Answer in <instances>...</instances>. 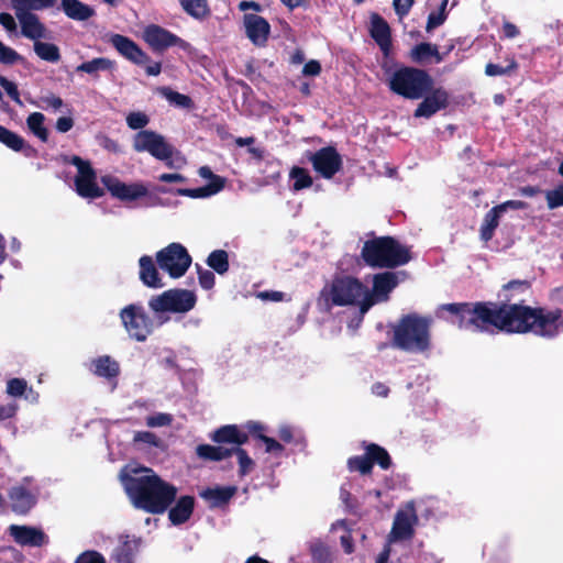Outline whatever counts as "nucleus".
Instances as JSON below:
<instances>
[{"mask_svg": "<svg viewBox=\"0 0 563 563\" xmlns=\"http://www.w3.org/2000/svg\"><path fill=\"white\" fill-rule=\"evenodd\" d=\"M460 317V327L473 332L497 329L506 332H532L543 338H553L563 328L559 309H532L522 305L476 303L461 308L450 306Z\"/></svg>", "mask_w": 563, "mask_h": 563, "instance_id": "1", "label": "nucleus"}, {"mask_svg": "<svg viewBox=\"0 0 563 563\" xmlns=\"http://www.w3.org/2000/svg\"><path fill=\"white\" fill-rule=\"evenodd\" d=\"M120 481L132 504L153 514H162L175 499L177 488L158 477L151 468L136 463L125 465Z\"/></svg>", "mask_w": 563, "mask_h": 563, "instance_id": "2", "label": "nucleus"}, {"mask_svg": "<svg viewBox=\"0 0 563 563\" xmlns=\"http://www.w3.org/2000/svg\"><path fill=\"white\" fill-rule=\"evenodd\" d=\"M361 256L371 267L393 268L406 264L408 250L391 238H376L363 244Z\"/></svg>", "mask_w": 563, "mask_h": 563, "instance_id": "3", "label": "nucleus"}, {"mask_svg": "<svg viewBox=\"0 0 563 563\" xmlns=\"http://www.w3.org/2000/svg\"><path fill=\"white\" fill-rule=\"evenodd\" d=\"M394 345L407 352L420 353L429 349V322L424 318L407 316L394 327Z\"/></svg>", "mask_w": 563, "mask_h": 563, "instance_id": "4", "label": "nucleus"}, {"mask_svg": "<svg viewBox=\"0 0 563 563\" xmlns=\"http://www.w3.org/2000/svg\"><path fill=\"white\" fill-rule=\"evenodd\" d=\"M322 297L334 306H356L363 314L366 285L352 276H338L322 289Z\"/></svg>", "mask_w": 563, "mask_h": 563, "instance_id": "5", "label": "nucleus"}, {"mask_svg": "<svg viewBox=\"0 0 563 563\" xmlns=\"http://www.w3.org/2000/svg\"><path fill=\"white\" fill-rule=\"evenodd\" d=\"M133 148L136 152H147L158 161L165 162L169 168H181L186 164L185 157L166 142L163 135L143 130L133 137Z\"/></svg>", "mask_w": 563, "mask_h": 563, "instance_id": "6", "label": "nucleus"}, {"mask_svg": "<svg viewBox=\"0 0 563 563\" xmlns=\"http://www.w3.org/2000/svg\"><path fill=\"white\" fill-rule=\"evenodd\" d=\"M388 86L395 93L415 100L432 88V78L424 70L402 67L390 75Z\"/></svg>", "mask_w": 563, "mask_h": 563, "instance_id": "7", "label": "nucleus"}, {"mask_svg": "<svg viewBox=\"0 0 563 563\" xmlns=\"http://www.w3.org/2000/svg\"><path fill=\"white\" fill-rule=\"evenodd\" d=\"M66 162L76 167L74 176L75 191L82 198L97 199L103 196V189L97 183V174L89 161L71 156Z\"/></svg>", "mask_w": 563, "mask_h": 563, "instance_id": "8", "label": "nucleus"}, {"mask_svg": "<svg viewBox=\"0 0 563 563\" xmlns=\"http://www.w3.org/2000/svg\"><path fill=\"white\" fill-rule=\"evenodd\" d=\"M197 302L194 291L187 289H170L162 295L153 297L148 305L155 312H178L190 311Z\"/></svg>", "mask_w": 563, "mask_h": 563, "instance_id": "9", "label": "nucleus"}, {"mask_svg": "<svg viewBox=\"0 0 563 563\" xmlns=\"http://www.w3.org/2000/svg\"><path fill=\"white\" fill-rule=\"evenodd\" d=\"M156 261L161 269L168 273L172 278L184 276L191 264L190 255L179 243H172L157 252Z\"/></svg>", "mask_w": 563, "mask_h": 563, "instance_id": "10", "label": "nucleus"}, {"mask_svg": "<svg viewBox=\"0 0 563 563\" xmlns=\"http://www.w3.org/2000/svg\"><path fill=\"white\" fill-rule=\"evenodd\" d=\"M120 318L130 338L136 341H145L152 332V321L142 306H126L121 310Z\"/></svg>", "mask_w": 563, "mask_h": 563, "instance_id": "11", "label": "nucleus"}, {"mask_svg": "<svg viewBox=\"0 0 563 563\" xmlns=\"http://www.w3.org/2000/svg\"><path fill=\"white\" fill-rule=\"evenodd\" d=\"M417 523L418 515L415 503L408 501L401 506L395 515L393 527L388 536V545L390 547L397 541L411 539Z\"/></svg>", "mask_w": 563, "mask_h": 563, "instance_id": "12", "label": "nucleus"}, {"mask_svg": "<svg viewBox=\"0 0 563 563\" xmlns=\"http://www.w3.org/2000/svg\"><path fill=\"white\" fill-rule=\"evenodd\" d=\"M398 285V276L395 273L386 272L374 275L373 289L366 287L365 303L363 314L373 306L388 300L389 294Z\"/></svg>", "mask_w": 563, "mask_h": 563, "instance_id": "13", "label": "nucleus"}, {"mask_svg": "<svg viewBox=\"0 0 563 563\" xmlns=\"http://www.w3.org/2000/svg\"><path fill=\"white\" fill-rule=\"evenodd\" d=\"M101 181L112 197L124 202L139 200L148 194L147 187L142 183L126 184L111 175L102 176Z\"/></svg>", "mask_w": 563, "mask_h": 563, "instance_id": "14", "label": "nucleus"}, {"mask_svg": "<svg viewBox=\"0 0 563 563\" xmlns=\"http://www.w3.org/2000/svg\"><path fill=\"white\" fill-rule=\"evenodd\" d=\"M376 462L383 468H388L390 459L388 453L376 444H369L366 446V454L363 456H354L349 460V468L351 471H357L362 474H367L372 470L373 463Z\"/></svg>", "mask_w": 563, "mask_h": 563, "instance_id": "15", "label": "nucleus"}, {"mask_svg": "<svg viewBox=\"0 0 563 563\" xmlns=\"http://www.w3.org/2000/svg\"><path fill=\"white\" fill-rule=\"evenodd\" d=\"M31 481L24 478L9 490V500L14 512L26 514L36 503V494L30 487Z\"/></svg>", "mask_w": 563, "mask_h": 563, "instance_id": "16", "label": "nucleus"}, {"mask_svg": "<svg viewBox=\"0 0 563 563\" xmlns=\"http://www.w3.org/2000/svg\"><path fill=\"white\" fill-rule=\"evenodd\" d=\"M316 172L324 178H331L341 167V157L332 147H324L309 155Z\"/></svg>", "mask_w": 563, "mask_h": 563, "instance_id": "17", "label": "nucleus"}, {"mask_svg": "<svg viewBox=\"0 0 563 563\" xmlns=\"http://www.w3.org/2000/svg\"><path fill=\"white\" fill-rule=\"evenodd\" d=\"M245 33L249 40L256 46H264L268 40L271 26L268 22L253 13H246L243 18Z\"/></svg>", "mask_w": 563, "mask_h": 563, "instance_id": "18", "label": "nucleus"}, {"mask_svg": "<svg viewBox=\"0 0 563 563\" xmlns=\"http://www.w3.org/2000/svg\"><path fill=\"white\" fill-rule=\"evenodd\" d=\"M198 174L200 177L211 181L207 186L197 189H178L177 194L190 198H206L218 194L224 187V179L213 175L209 167H200Z\"/></svg>", "mask_w": 563, "mask_h": 563, "instance_id": "19", "label": "nucleus"}, {"mask_svg": "<svg viewBox=\"0 0 563 563\" xmlns=\"http://www.w3.org/2000/svg\"><path fill=\"white\" fill-rule=\"evenodd\" d=\"M143 38L154 49H164L173 45L184 44L179 37L154 24L145 27Z\"/></svg>", "mask_w": 563, "mask_h": 563, "instance_id": "20", "label": "nucleus"}, {"mask_svg": "<svg viewBox=\"0 0 563 563\" xmlns=\"http://www.w3.org/2000/svg\"><path fill=\"white\" fill-rule=\"evenodd\" d=\"M110 43L121 55L137 65H144L148 62V56L133 41L123 35H112Z\"/></svg>", "mask_w": 563, "mask_h": 563, "instance_id": "21", "label": "nucleus"}, {"mask_svg": "<svg viewBox=\"0 0 563 563\" xmlns=\"http://www.w3.org/2000/svg\"><path fill=\"white\" fill-rule=\"evenodd\" d=\"M21 25V33L34 43L42 38H49L51 32L35 14H15Z\"/></svg>", "mask_w": 563, "mask_h": 563, "instance_id": "22", "label": "nucleus"}, {"mask_svg": "<svg viewBox=\"0 0 563 563\" xmlns=\"http://www.w3.org/2000/svg\"><path fill=\"white\" fill-rule=\"evenodd\" d=\"M448 104V93L443 89H435L427 96L415 111L416 118H430Z\"/></svg>", "mask_w": 563, "mask_h": 563, "instance_id": "23", "label": "nucleus"}, {"mask_svg": "<svg viewBox=\"0 0 563 563\" xmlns=\"http://www.w3.org/2000/svg\"><path fill=\"white\" fill-rule=\"evenodd\" d=\"M10 534L22 545H41L44 534L41 530L27 526H10Z\"/></svg>", "mask_w": 563, "mask_h": 563, "instance_id": "24", "label": "nucleus"}, {"mask_svg": "<svg viewBox=\"0 0 563 563\" xmlns=\"http://www.w3.org/2000/svg\"><path fill=\"white\" fill-rule=\"evenodd\" d=\"M371 35L379 45L380 49L387 54L390 48V29L377 14H373L371 18Z\"/></svg>", "mask_w": 563, "mask_h": 563, "instance_id": "25", "label": "nucleus"}, {"mask_svg": "<svg viewBox=\"0 0 563 563\" xmlns=\"http://www.w3.org/2000/svg\"><path fill=\"white\" fill-rule=\"evenodd\" d=\"M140 263V279L144 285L151 288H163L165 285L155 267L154 261L150 256H142Z\"/></svg>", "mask_w": 563, "mask_h": 563, "instance_id": "26", "label": "nucleus"}, {"mask_svg": "<svg viewBox=\"0 0 563 563\" xmlns=\"http://www.w3.org/2000/svg\"><path fill=\"white\" fill-rule=\"evenodd\" d=\"M211 439L217 443H233L241 445L247 441L249 437L236 426L228 424L216 430L212 433Z\"/></svg>", "mask_w": 563, "mask_h": 563, "instance_id": "27", "label": "nucleus"}, {"mask_svg": "<svg viewBox=\"0 0 563 563\" xmlns=\"http://www.w3.org/2000/svg\"><path fill=\"white\" fill-rule=\"evenodd\" d=\"M195 500L190 496H183L176 505L169 510L168 517L173 525L186 522L194 510Z\"/></svg>", "mask_w": 563, "mask_h": 563, "instance_id": "28", "label": "nucleus"}, {"mask_svg": "<svg viewBox=\"0 0 563 563\" xmlns=\"http://www.w3.org/2000/svg\"><path fill=\"white\" fill-rule=\"evenodd\" d=\"M64 13L71 20L86 21L95 14V10L79 0H62Z\"/></svg>", "mask_w": 563, "mask_h": 563, "instance_id": "29", "label": "nucleus"}, {"mask_svg": "<svg viewBox=\"0 0 563 563\" xmlns=\"http://www.w3.org/2000/svg\"><path fill=\"white\" fill-rule=\"evenodd\" d=\"M236 488L233 486L227 487H210L201 490L200 496L210 504L212 507L220 506L228 503L231 497L235 494Z\"/></svg>", "mask_w": 563, "mask_h": 563, "instance_id": "30", "label": "nucleus"}, {"mask_svg": "<svg viewBox=\"0 0 563 563\" xmlns=\"http://www.w3.org/2000/svg\"><path fill=\"white\" fill-rule=\"evenodd\" d=\"M90 371L104 378H112L119 374V364L108 355L99 356L91 361Z\"/></svg>", "mask_w": 563, "mask_h": 563, "instance_id": "31", "label": "nucleus"}, {"mask_svg": "<svg viewBox=\"0 0 563 563\" xmlns=\"http://www.w3.org/2000/svg\"><path fill=\"white\" fill-rule=\"evenodd\" d=\"M58 0H11L15 14H33L32 11H41L55 7Z\"/></svg>", "mask_w": 563, "mask_h": 563, "instance_id": "32", "label": "nucleus"}, {"mask_svg": "<svg viewBox=\"0 0 563 563\" xmlns=\"http://www.w3.org/2000/svg\"><path fill=\"white\" fill-rule=\"evenodd\" d=\"M410 58L415 63H424L429 58H434L437 63L442 62L438 46L430 43H420L416 45L409 53Z\"/></svg>", "mask_w": 563, "mask_h": 563, "instance_id": "33", "label": "nucleus"}, {"mask_svg": "<svg viewBox=\"0 0 563 563\" xmlns=\"http://www.w3.org/2000/svg\"><path fill=\"white\" fill-rule=\"evenodd\" d=\"M500 217L501 213H499L495 207L485 214L479 229L482 241L488 242L493 238L494 232L499 224Z\"/></svg>", "mask_w": 563, "mask_h": 563, "instance_id": "34", "label": "nucleus"}, {"mask_svg": "<svg viewBox=\"0 0 563 563\" xmlns=\"http://www.w3.org/2000/svg\"><path fill=\"white\" fill-rule=\"evenodd\" d=\"M183 10L196 20H203L210 14L207 0H178Z\"/></svg>", "mask_w": 563, "mask_h": 563, "instance_id": "35", "label": "nucleus"}, {"mask_svg": "<svg viewBox=\"0 0 563 563\" xmlns=\"http://www.w3.org/2000/svg\"><path fill=\"white\" fill-rule=\"evenodd\" d=\"M196 453L200 459L210 461H222L232 454V450L209 444L198 445Z\"/></svg>", "mask_w": 563, "mask_h": 563, "instance_id": "36", "label": "nucleus"}, {"mask_svg": "<svg viewBox=\"0 0 563 563\" xmlns=\"http://www.w3.org/2000/svg\"><path fill=\"white\" fill-rule=\"evenodd\" d=\"M114 68V63L109 58L99 57L85 62L77 67V71L97 75L99 71H108Z\"/></svg>", "mask_w": 563, "mask_h": 563, "instance_id": "37", "label": "nucleus"}, {"mask_svg": "<svg viewBox=\"0 0 563 563\" xmlns=\"http://www.w3.org/2000/svg\"><path fill=\"white\" fill-rule=\"evenodd\" d=\"M133 444L137 450H148L159 448L162 440L153 432L136 431L133 435Z\"/></svg>", "mask_w": 563, "mask_h": 563, "instance_id": "38", "label": "nucleus"}, {"mask_svg": "<svg viewBox=\"0 0 563 563\" xmlns=\"http://www.w3.org/2000/svg\"><path fill=\"white\" fill-rule=\"evenodd\" d=\"M45 117L41 112H33L26 119L27 129L41 141L46 142L48 139L47 129L44 125Z\"/></svg>", "mask_w": 563, "mask_h": 563, "instance_id": "39", "label": "nucleus"}, {"mask_svg": "<svg viewBox=\"0 0 563 563\" xmlns=\"http://www.w3.org/2000/svg\"><path fill=\"white\" fill-rule=\"evenodd\" d=\"M0 142L14 152H21L26 147V142L19 134L0 125Z\"/></svg>", "mask_w": 563, "mask_h": 563, "instance_id": "40", "label": "nucleus"}, {"mask_svg": "<svg viewBox=\"0 0 563 563\" xmlns=\"http://www.w3.org/2000/svg\"><path fill=\"white\" fill-rule=\"evenodd\" d=\"M34 52L36 55L46 62L56 63L59 60V49L52 43L41 42L40 40L34 43Z\"/></svg>", "mask_w": 563, "mask_h": 563, "instance_id": "41", "label": "nucleus"}, {"mask_svg": "<svg viewBox=\"0 0 563 563\" xmlns=\"http://www.w3.org/2000/svg\"><path fill=\"white\" fill-rule=\"evenodd\" d=\"M139 541L136 539H130L129 537L120 541V545L115 551L114 559L118 562L130 561L133 559V554L139 549Z\"/></svg>", "mask_w": 563, "mask_h": 563, "instance_id": "42", "label": "nucleus"}, {"mask_svg": "<svg viewBox=\"0 0 563 563\" xmlns=\"http://www.w3.org/2000/svg\"><path fill=\"white\" fill-rule=\"evenodd\" d=\"M289 176L294 180L292 188L296 191L309 188L312 185V178L305 168L295 166L291 168Z\"/></svg>", "mask_w": 563, "mask_h": 563, "instance_id": "43", "label": "nucleus"}, {"mask_svg": "<svg viewBox=\"0 0 563 563\" xmlns=\"http://www.w3.org/2000/svg\"><path fill=\"white\" fill-rule=\"evenodd\" d=\"M207 263L219 274L225 273L229 268L228 254L222 250L213 251L208 256Z\"/></svg>", "mask_w": 563, "mask_h": 563, "instance_id": "44", "label": "nucleus"}, {"mask_svg": "<svg viewBox=\"0 0 563 563\" xmlns=\"http://www.w3.org/2000/svg\"><path fill=\"white\" fill-rule=\"evenodd\" d=\"M449 0H442L441 7L438 12H431L428 16L427 22V31L430 32L431 30L440 26L444 23L446 19V5Z\"/></svg>", "mask_w": 563, "mask_h": 563, "instance_id": "45", "label": "nucleus"}, {"mask_svg": "<svg viewBox=\"0 0 563 563\" xmlns=\"http://www.w3.org/2000/svg\"><path fill=\"white\" fill-rule=\"evenodd\" d=\"M27 390V382L23 378H11L7 382V394L11 397H23Z\"/></svg>", "mask_w": 563, "mask_h": 563, "instance_id": "46", "label": "nucleus"}, {"mask_svg": "<svg viewBox=\"0 0 563 563\" xmlns=\"http://www.w3.org/2000/svg\"><path fill=\"white\" fill-rule=\"evenodd\" d=\"M549 209L563 207V184L545 192Z\"/></svg>", "mask_w": 563, "mask_h": 563, "instance_id": "47", "label": "nucleus"}, {"mask_svg": "<svg viewBox=\"0 0 563 563\" xmlns=\"http://www.w3.org/2000/svg\"><path fill=\"white\" fill-rule=\"evenodd\" d=\"M238 455L239 470L241 475L249 474L254 467V461L247 455L246 451L240 448L232 450Z\"/></svg>", "mask_w": 563, "mask_h": 563, "instance_id": "48", "label": "nucleus"}, {"mask_svg": "<svg viewBox=\"0 0 563 563\" xmlns=\"http://www.w3.org/2000/svg\"><path fill=\"white\" fill-rule=\"evenodd\" d=\"M173 422V416L165 412H157L146 417L145 423L151 428L167 427Z\"/></svg>", "mask_w": 563, "mask_h": 563, "instance_id": "49", "label": "nucleus"}, {"mask_svg": "<svg viewBox=\"0 0 563 563\" xmlns=\"http://www.w3.org/2000/svg\"><path fill=\"white\" fill-rule=\"evenodd\" d=\"M162 95L172 103L187 108L190 106V98L179 92L173 91L169 88H163Z\"/></svg>", "mask_w": 563, "mask_h": 563, "instance_id": "50", "label": "nucleus"}, {"mask_svg": "<svg viewBox=\"0 0 563 563\" xmlns=\"http://www.w3.org/2000/svg\"><path fill=\"white\" fill-rule=\"evenodd\" d=\"M148 122V117L143 112H131L126 117V124L132 130L143 129Z\"/></svg>", "mask_w": 563, "mask_h": 563, "instance_id": "51", "label": "nucleus"}, {"mask_svg": "<svg viewBox=\"0 0 563 563\" xmlns=\"http://www.w3.org/2000/svg\"><path fill=\"white\" fill-rule=\"evenodd\" d=\"M310 551L312 553V558L318 561L328 560L330 555L329 547L322 541H313L310 544Z\"/></svg>", "mask_w": 563, "mask_h": 563, "instance_id": "52", "label": "nucleus"}, {"mask_svg": "<svg viewBox=\"0 0 563 563\" xmlns=\"http://www.w3.org/2000/svg\"><path fill=\"white\" fill-rule=\"evenodd\" d=\"M20 59V55L11 47L0 41V63L14 64Z\"/></svg>", "mask_w": 563, "mask_h": 563, "instance_id": "53", "label": "nucleus"}, {"mask_svg": "<svg viewBox=\"0 0 563 563\" xmlns=\"http://www.w3.org/2000/svg\"><path fill=\"white\" fill-rule=\"evenodd\" d=\"M0 86L5 90V92L9 95V97L19 106L22 104V101L20 99V93L18 90V87L14 82L8 80L7 78L0 76Z\"/></svg>", "mask_w": 563, "mask_h": 563, "instance_id": "54", "label": "nucleus"}, {"mask_svg": "<svg viewBox=\"0 0 563 563\" xmlns=\"http://www.w3.org/2000/svg\"><path fill=\"white\" fill-rule=\"evenodd\" d=\"M75 563H106V560L99 552L88 550L79 554Z\"/></svg>", "mask_w": 563, "mask_h": 563, "instance_id": "55", "label": "nucleus"}, {"mask_svg": "<svg viewBox=\"0 0 563 563\" xmlns=\"http://www.w3.org/2000/svg\"><path fill=\"white\" fill-rule=\"evenodd\" d=\"M258 439L264 442L265 451L267 453H273V454L278 455L284 450V446L273 438L266 437L264 434H258Z\"/></svg>", "mask_w": 563, "mask_h": 563, "instance_id": "56", "label": "nucleus"}, {"mask_svg": "<svg viewBox=\"0 0 563 563\" xmlns=\"http://www.w3.org/2000/svg\"><path fill=\"white\" fill-rule=\"evenodd\" d=\"M516 63L515 62H510L509 65L507 67H501L499 65H496V64H487L486 65V68H485V73L486 75L488 76H498V75H504V74H507L509 73L510 70L515 69L516 68Z\"/></svg>", "mask_w": 563, "mask_h": 563, "instance_id": "57", "label": "nucleus"}, {"mask_svg": "<svg viewBox=\"0 0 563 563\" xmlns=\"http://www.w3.org/2000/svg\"><path fill=\"white\" fill-rule=\"evenodd\" d=\"M199 284L203 289H211L214 286V275L210 271H199Z\"/></svg>", "mask_w": 563, "mask_h": 563, "instance_id": "58", "label": "nucleus"}, {"mask_svg": "<svg viewBox=\"0 0 563 563\" xmlns=\"http://www.w3.org/2000/svg\"><path fill=\"white\" fill-rule=\"evenodd\" d=\"M415 0H394V9L396 13L402 18L408 14Z\"/></svg>", "mask_w": 563, "mask_h": 563, "instance_id": "59", "label": "nucleus"}, {"mask_svg": "<svg viewBox=\"0 0 563 563\" xmlns=\"http://www.w3.org/2000/svg\"><path fill=\"white\" fill-rule=\"evenodd\" d=\"M41 101L44 107H51L55 110L62 108L64 104L63 100L53 93L42 97Z\"/></svg>", "mask_w": 563, "mask_h": 563, "instance_id": "60", "label": "nucleus"}, {"mask_svg": "<svg viewBox=\"0 0 563 563\" xmlns=\"http://www.w3.org/2000/svg\"><path fill=\"white\" fill-rule=\"evenodd\" d=\"M321 71V65L318 60H309L302 69V74L306 76H317Z\"/></svg>", "mask_w": 563, "mask_h": 563, "instance_id": "61", "label": "nucleus"}, {"mask_svg": "<svg viewBox=\"0 0 563 563\" xmlns=\"http://www.w3.org/2000/svg\"><path fill=\"white\" fill-rule=\"evenodd\" d=\"M74 126V120L70 117H60L56 121V129L60 133H66Z\"/></svg>", "mask_w": 563, "mask_h": 563, "instance_id": "62", "label": "nucleus"}, {"mask_svg": "<svg viewBox=\"0 0 563 563\" xmlns=\"http://www.w3.org/2000/svg\"><path fill=\"white\" fill-rule=\"evenodd\" d=\"M0 24L9 32H13L16 29L15 20L9 13H0Z\"/></svg>", "mask_w": 563, "mask_h": 563, "instance_id": "63", "label": "nucleus"}, {"mask_svg": "<svg viewBox=\"0 0 563 563\" xmlns=\"http://www.w3.org/2000/svg\"><path fill=\"white\" fill-rule=\"evenodd\" d=\"M18 410V406L15 404H8L4 406H0V421L12 418Z\"/></svg>", "mask_w": 563, "mask_h": 563, "instance_id": "64", "label": "nucleus"}]
</instances>
